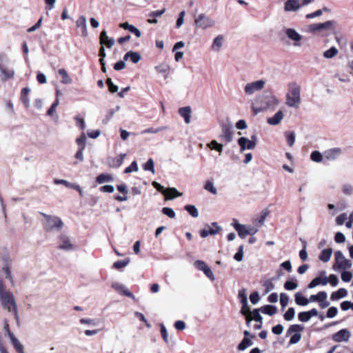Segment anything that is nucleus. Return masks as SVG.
<instances>
[{
	"label": "nucleus",
	"mask_w": 353,
	"mask_h": 353,
	"mask_svg": "<svg viewBox=\"0 0 353 353\" xmlns=\"http://www.w3.org/2000/svg\"><path fill=\"white\" fill-rule=\"evenodd\" d=\"M232 124L230 123H222L221 125V134L220 137L226 143H230L232 141Z\"/></svg>",
	"instance_id": "nucleus-11"
},
{
	"label": "nucleus",
	"mask_w": 353,
	"mask_h": 353,
	"mask_svg": "<svg viewBox=\"0 0 353 353\" xmlns=\"http://www.w3.org/2000/svg\"><path fill=\"white\" fill-rule=\"evenodd\" d=\"M224 37L223 35H218L216 37L212 42L211 49L214 52H219L221 48L223 43Z\"/></svg>",
	"instance_id": "nucleus-27"
},
{
	"label": "nucleus",
	"mask_w": 353,
	"mask_h": 353,
	"mask_svg": "<svg viewBox=\"0 0 353 353\" xmlns=\"http://www.w3.org/2000/svg\"><path fill=\"white\" fill-rule=\"evenodd\" d=\"M207 146L210 149V150H216L217 152H219V154H221L222 151H223V145L222 144H220L219 143L216 141L215 140H213L211 142H210L209 143L207 144Z\"/></svg>",
	"instance_id": "nucleus-39"
},
{
	"label": "nucleus",
	"mask_w": 353,
	"mask_h": 353,
	"mask_svg": "<svg viewBox=\"0 0 353 353\" xmlns=\"http://www.w3.org/2000/svg\"><path fill=\"white\" fill-rule=\"evenodd\" d=\"M238 298L239 299L241 303L248 301L245 289L243 288L239 291Z\"/></svg>",
	"instance_id": "nucleus-64"
},
{
	"label": "nucleus",
	"mask_w": 353,
	"mask_h": 353,
	"mask_svg": "<svg viewBox=\"0 0 353 353\" xmlns=\"http://www.w3.org/2000/svg\"><path fill=\"white\" fill-rule=\"evenodd\" d=\"M165 199H173L176 197L181 196L182 193L179 192L175 188H169L167 189Z\"/></svg>",
	"instance_id": "nucleus-32"
},
{
	"label": "nucleus",
	"mask_w": 353,
	"mask_h": 353,
	"mask_svg": "<svg viewBox=\"0 0 353 353\" xmlns=\"http://www.w3.org/2000/svg\"><path fill=\"white\" fill-rule=\"evenodd\" d=\"M301 8L299 0H287L285 2L284 10L285 12H296Z\"/></svg>",
	"instance_id": "nucleus-17"
},
{
	"label": "nucleus",
	"mask_w": 353,
	"mask_h": 353,
	"mask_svg": "<svg viewBox=\"0 0 353 353\" xmlns=\"http://www.w3.org/2000/svg\"><path fill=\"white\" fill-rule=\"evenodd\" d=\"M53 181H54V183L56 185H63L65 187L69 188H71L72 187H73V183H71L65 179H54Z\"/></svg>",
	"instance_id": "nucleus-57"
},
{
	"label": "nucleus",
	"mask_w": 353,
	"mask_h": 353,
	"mask_svg": "<svg viewBox=\"0 0 353 353\" xmlns=\"http://www.w3.org/2000/svg\"><path fill=\"white\" fill-rule=\"evenodd\" d=\"M168 129V127L166 126H161L158 128H150L146 130H145L143 133H148V134H156L159 133L163 130H165Z\"/></svg>",
	"instance_id": "nucleus-48"
},
{
	"label": "nucleus",
	"mask_w": 353,
	"mask_h": 353,
	"mask_svg": "<svg viewBox=\"0 0 353 353\" xmlns=\"http://www.w3.org/2000/svg\"><path fill=\"white\" fill-rule=\"evenodd\" d=\"M0 301L2 307L7 310L8 312H13L15 319L17 321H19L17 313V304L14 300L13 294L7 290L0 279Z\"/></svg>",
	"instance_id": "nucleus-1"
},
{
	"label": "nucleus",
	"mask_w": 353,
	"mask_h": 353,
	"mask_svg": "<svg viewBox=\"0 0 353 353\" xmlns=\"http://www.w3.org/2000/svg\"><path fill=\"white\" fill-rule=\"evenodd\" d=\"M298 288V283L296 281H286L284 283V288L286 290L291 291L294 290Z\"/></svg>",
	"instance_id": "nucleus-47"
},
{
	"label": "nucleus",
	"mask_w": 353,
	"mask_h": 353,
	"mask_svg": "<svg viewBox=\"0 0 353 353\" xmlns=\"http://www.w3.org/2000/svg\"><path fill=\"white\" fill-rule=\"evenodd\" d=\"M59 248L61 250L69 251L73 250V245L71 243L70 239L65 234H61L59 236Z\"/></svg>",
	"instance_id": "nucleus-16"
},
{
	"label": "nucleus",
	"mask_w": 353,
	"mask_h": 353,
	"mask_svg": "<svg viewBox=\"0 0 353 353\" xmlns=\"http://www.w3.org/2000/svg\"><path fill=\"white\" fill-rule=\"evenodd\" d=\"M194 265L196 269L202 272H203V270H205L208 266L205 261L201 260L196 261L194 263Z\"/></svg>",
	"instance_id": "nucleus-59"
},
{
	"label": "nucleus",
	"mask_w": 353,
	"mask_h": 353,
	"mask_svg": "<svg viewBox=\"0 0 353 353\" xmlns=\"http://www.w3.org/2000/svg\"><path fill=\"white\" fill-rule=\"evenodd\" d=\"M289 301L290 297L287 294L283 292L280 294V304L282 310H284L287 307Z\"/></svg>",
	"instance_id": "nucleus-41"
},
{
	"label": "nucleus",
	"mask_w": 353,
	"mask_h": 353,
	"mask_svg": "<svg viewBox=\"0 0 353 353\" xmlns=\"http://www.w3.org/2000/svg\"><path fill=\"white\" fill-rule=\"evenodd\" d=\"M288 87L285 104L290 108H298L301 102V86L295 82H290Z\"/></svg>",
	"instance_id": "nucleus-2"
},
{
	"label": "nucleus",
	"mask_w": 353,
	"mask_h": 353,
	"mask_svg": "<svg viewBox=\"0 0 353 353\" xmlns=\"http://www.w3.org/2000/svg\"><path fill=\"white\" fill-rule=\"evenodd\" d=\"M252 344L253 342L251 341L250 339L248 337H244L241 342L239 344L237 349L239 351H243L248 347L252 346Z\"/></svg>",
	"instance_id": "nucleus-36"
},
{
	"label": "nucleus",
	"mask_w": 353,
	"mask_h": 353,
	"mask_svg": "<svg viewBox=\"0 0 353 353\" xmlns=\"http://www.w3.org/2000/svg\"><path fill=\"white\" fill-rule=\"evenodd\" d=\"M8 62V59L5 56H0V72H1L2 77L6 79H10L13 77L14 71L13 69L9 68L6 65Z\"/></svg>",
	"instance_id": "nucleus-12"
},
{
	"label": "nucleus",
	"mask_w": 353,
	"mask_h": 353,
	"mask_svg": "<svg viewBox=\"0 0 353 353\" xmlns=\"http://www.w3.org/2000/svg\"><path fill=\"white\" fill-rule=\"evenodd\" d=\"M261 310L259 309H254L252 312L251 314L253 315L252 318V321L254 320L256 322L262 323L263 317L260 314Z\"/></svg>",
	"instance_id": "nucleus-51"
},
{
	"label": "nucleus",
	"mask_w": 353,
	"mask_h": 353,
	"mask_svg": "<svg viewBox=\"0 0 353 353\" xmlns=\"http://www.w3.org/2000/svg\"><path fill=\"white\" fill-rule=\"evenodd\" d=\"M295 316V310L294 307H290L283 315L284 319L287 321H290L294 319Z\"/></svg>",
	"instance_id": "nucleus-44"
},
{
	"label": "nucleus",
	"mask_w": 353,
	"mask_h": 353,
	"mask_svg": "<svg viewBox=\"0 0 353 353\" xmlns=\"http://www.w3.org/2000/svg\"><path fill=\"white\" fill-rule=\"evenodd\" d=\"M284 114L282 110H279L273 117H269L267 120L268 124L276 125L283 120Z\"/></svg>",
	"instance_id": "nucleus-20"
},
{
	"label": "nucleus",
	"mask_w": 353,
	"mask_h": 353,
	"mask_svg": "<svg viewBox=\"0 0 353 353\" xmlns=\"http://www.w3.org/2000/svg\"><path fill=\"white\" fill-rule=\"evenodd\" d=\"M144 170L154 173V163L152 159H149L144 165Z\"/></svg>",
	"instance_id": "nucleus-56"
},
{
	"label": "nucleus",
	"mask_w": 353,
	"mask_h": 353,
	"mask_svg": "<svg viewBox=\"0 0 353 353\" xmlns=\"http://www.w3.org/2000/svg\"><path fill=\"white\" fill-rule=\"evenodd\" d=\"M336 22L334 20L327 21L324 23H312L307 26L310 33L320 32L323 36H327L335 30Z\"/></svg>",
	"instance_id": "nucleus-3"
},
{
	"label": "nucleus",
	"mask_w": 353,
	"mask_h": 353,
	"mask_svg": "<svg viewBox=\"0 0 353 353\" xmlns=\"http://www.w3.org/2000/svg\"><path fill=\"white\" fill-rule=\"evenodd\" d=\"M10 343L13 345L14 349L18 353H24L23 345L20 343L18 339L14 335L10 338Z\"/></svg>",
	"instance_id": "nucleus-30"
},
{
	"label": "nucleus",
	"mask_w": 353,
	"mask_h": 353,
	"mask_svg": "<svg viewBox=\"0 0 353 353\" xmlns=\"http://www.w3.org/2000/svg\"><path fill=\"white\" fill-rule=\"evenodd\" d=\"M261 312L269 316H273L276 312V307L272 305H267L260 307Z\"/></svg>",
	"instance_id": "nucleus-35"
},
{
	"label": "nucleus",
	"mask_w": 353,
	"mask_h": 353,
	"mask_svg": "<svg viewBox=\"0 0 353 353\" xmlns=\"http://www.w3.org/2000/svg\"><path fill=\"white\" fill-rule=\"evenodd\" d=\"M119 26L125 30H129L138 38L141 36V31L133 25L129 24L128 22L120 23Z\"/></svg>",
	"instance_id": "nucleus-26"
},
{
	"label": "nucleus",
	"mask_w": 353,
	"mask_h": 353,
	"mask_svg": "<svg viewBox=\"0 0 353 353\" xmlns=\"http://www.w3.org/2000/svg\"><path fill=\"white\" fill-rule=\"evenodd\" d=\"M310 159L312 161L320 163L323 160V156L319 151H314L310 154Z\"/></svg>",
	"instance_id": "nucleus-50"
},
{
	"label": "nucleus",
	"mask_w": 353,
	"mask_h": 353,
	"mask_svg": "<svg viewBox=\"0 0 353 353\" xmlns=\"http://www.w3.org/2000/svg\"><path fill=\"white\" fill-rule=\"evenodd\" d=\"M192 110L190 106L181 108L179 110V114L184 119L185 123L189 124L190 123Z\"/></svg>",
	"instance_id": "nucleus-22"
},
{
	"label": "nucleus",
	"mask_w": 353,
	"mask_h": 353,
	"mask_svg": "<svg viewBox=\"0 0 353 353\" xmlns=\"http://www.w3.org/2000/svg\"><path fill=\"white\" fill-rule=\"evenodd\" d=\"M30 92V89L29 88H24L21 90V99L26 108H28L30 105V99L28 97V94Z\"/></svg>",
	"instance_id": "nucleus-33"
},
{
	"label": "nucleus",
	"mask_w": 353,
	"mask_h": 353,
	"mask_svg": "<svg viewBox=\"0 0 353 353\" xmlns=\"http://www.w3.org/2000/svg\"><path fill=\"white\" fill-rule=\"evenodd\" d=\"M341 154V150L338 148H334L327 150L325 152V157L330 160L333 161L337 159Z\"/></svg>",
	"instance_id": "nucleus-24"
},
{
	"label": "nucleus",
	"mask_w": 353,
	"mask_h": 353,
	"mask_svg": "<svg viewBox=\"0 0 353 353\" xmlns=\"http://www.w3.org/2000/svg\"><path fill=\"white\" fill-rule=\"evenodd\" d=\"M214 228L208 226V229L205 228L200 231V236L202 238H206L209 235H214L219 233L221 230V228L218 225L216 222L212 223Z\"/></svg>",
	"instance_id": "nucleus-13"
},
{
	"label": "nucleus",
	"mask_w": 353,
	"mask_h": 353,
	"mask_svg": "<svg viewBox=\"0 0 353 353\" xmlns=\"http://www.w3.org/2000/svg\"><path fill=\"white\" fill-rule=\"evenodd\" d=\"M285 137L289 146L292 147L296 141V135L294 132H286Z\"/></svg>",
	"instance_id": "nucleus-45"
},
{
	"label": "nucleus",
	"mask_w": 353,
	"mask_h": 353,
	"mask_svg": "<svg viewBox=\"0 0 353 353\" xmlns=\"http://www.w3.org/2000/svg\"><path fill=\"white\" fill-rule=\"evenodd\" d=\"M342 192L344 194L350 196L353 193V186L350 184L345 183L342 187Z\"/></svg>",
	"instance_id": "nucleus-53"
},
{
	"label": "nucleus",
	"mask_w": 353,
	"mask_h": 353,
	"mask_svg": "<svg viewBox=\"0 0 353 353\" xmlns=\"http://www.w3.org/2000/svg\"><path fill=\"white\" fill-rule=\"evenodd\" d=\"M338 313V309L336 307H330L327 311V318H334L336 316Z\"/></svg>",
	"instance_id": "nucleus-63"
},
{
	"label": "nucleus",
	"mask_w": 353,
	"mask_h": 353,
	"mask_svg": "<svg viewBox=\"0 0 353 353\" xmlns=\"http://www.w3.org/2000/svg\"><path fill=\"white\" fill-rule=\"evenodd\" d=\"M77 27L80 28L81 35L83 37H87L88 34V29H87V23H86V18L81 15L80 16L77 21H76Z\"/></svg>",
	"instance_id": "nucleus-19"
},
{
	"label": "nucleus",
	"mask_w": 353,
	"mask_h": 353,
	"mask_svg": "<svg viewBox=\"0 0 353 353\" xmlns=\"http://www.w3.org/2000/svg\"><path fill=\"white\" fill-rule=\"evenodd\" d=\"M0 258H1L6 262L8 260V251L3 246L0 245Z\"/></svg>",
	"instance_id": "nucleus-62"
},
{
	"label": "nucleus",
	"mask_w": 353,
	"mask_h": 353,
	"mask_svg": "<svg viewBox=\"0 0 353 353\" xmlns=\"http://www.w3.org/2000/svg\"><path fill=\"white\" fill-rule=\"evenodd\" d=\"M334 256L335 263L333 265L334 270L350 269L352 267L351 261L347 259L341 251L335 252Z\"/></svg>",
	"instance_id": "nucleus-6"
},
{
	"label": "nucleus",
	"mask_w": 353,
	"mask_h": 353,
	"mask_svg": "<svg viewBox=\"0 0 353 353\" xmlns=\"http://www.w3.org/2000/svg\"><path fill=\"white\" fill-rule=\"evenodd\" d=\"M194 23L197 28L204 30L214 27L216 21L212 17L205 14H200L195 19Z\"/></svg>",
	"instance_id": "nucleus-7"
},
{
	"label": "nucleus",
	"mask_w": 353,
	"mask_h": 353,
	"mask_svg": "<svg viewBox=\"0 0 353 353\" xmlns=\"http://www.w3.org/2000/svg\"><path fill=\"white\" fill-rule=\"evenodd\" d=\"M59 100L58 98H57L55 99V101H54V103L52 104L51 107L48 110V115L51 116V117L53 116L56 112V108L59 105Z\"/></svg>",
	"instance_id": "nucleus-58"
},
{
	"label": "nucleus",
	"mask_w": 353,
	"mask_h": 353,
	"mask_svg": "<svg viewBox=\"0 0 353 353\" xmlns=\"http://www.w3.org/2000/svg\"><path fill=\"white\" fill-rule=\"evenodd\" d=\"M238 144L240 147L241 152H243L245 150H253L256 147V137L254 135L252 137L251 140L246 137H240L238 139Z\"/></svg>",
	"instance_id": "nucleus-10"
},
{
	"label": "nucleus",
	"mask_w": 353,
	"mask_h": 353,
	"mask_svg": "<svg viewBox=\"0 0 353 353\" xmlns=\"http://www.w3.org/2000/svg\"><path fill=\"white\" fill-rule=\"evenodd\" d=\"M347 290L345 288H340L337 291L332 292L330 298L332 301H336L344 298L347 296Z\"/></svg>",
	"instance_id": "nucleus-29"
},
{
	"label": "nucleus",
	"mask_w": 353,
	"mask_h": 353,
	"mask_svg": "<svg viewBox=\"0 0 353 353\" xmlns=\"http://www.w3.org/2000/svg\"><path fill=\"white\" fill-rule=\"evenodd\" d=\"M294 301L296 304L300 306H306L309 303L307 298L305 297L300 292L294 294Z\"/></svg>",
	"instance_id": "nucleus-28"
},
{
	"label": "nucleus",
	"mask_w": 353,
	"mask_h": 353,
	"mask_svg": "<svg viewBox=\"0 0 353 353\" xmlns=\"http://www.w3.org/2000/svg\"><path fill=\"white\" fill-rule=\"evenodd\" d=\"M130 263V259H126L123 261H118L113 263V268L115 269H120L127 266Z\"/></svg>",
	"instance_id": "nucleus-52"
},
{
	"label": "nucleus",
	"mask_w": 353,
	"mask_h": 353,
	"mask_svg": "<svg viewBox=\"0 0 353 353\" xmlns=\"http://www.w3.org/2000/svg\"><path fill=\"white\" fill-rule=\"evenodd\" d=\"M141 59V56L139 52H134V51H129L123 57V59L125 61H127L128 59H130V61L133 63H138Z\"/></svg>",
	"instance_id": "nucleus-25"
},
{
	"label": "nucleus",
	"mask_w": 353,
	"mask_h": 353,
	"mask_svg": "<svg viewBox=\"0 0 353 353\" xmlns=\"http://www.w3.org/2000/svg\"><path fill=\"white\" fill-rule=\"evenodd\" d=\"M184 209L188 212V214L194 218L199 216V211L196 207L194 205H186Z\"/></svg>",
	"instance_id": "nucleus-38"
},
{
	"label": "nucleus",
	"mask_w": 353,
	"mask_h": 353,
	"mask_svg": "<svg viewBox=\"0 0 353 353\" xmlns=\"http://www.w3.org/2000/svg\"><path fill=\"white\" fill-rule=\"evenodd\" d=\"M204 189L212 194H217V190L214 187V183L211 181H207L204 185Z\"/></svg>",
	"instance_id": "nucleus-43"
},
{
	"label": "nucleus",
	"mask_w": 353,
	"mask_h": 353,
	"mask_svg": "<svg viewBox=\"0 0 353 353\" xmlns=\"http://www.w3.org/2000/svg\"><path fill=\"white\" fill-rule=\"evenodd\" d=\"M96 181L98 183L102 184L104 183L113 181L114 177L110 174L102 173L97 177Z\"/></svg>",
	"instance_id": "nucleus-34"
},
{
	"label": "nucleus",
	"mask_w": 353,
	"mask_h": 353,
	"mask_svg": "<svg viewBox=\"0 0 353 353\" xmlns=\"http://www.w3.org/2000/svg\"><path fill=\"white\" fill-rule=\"evenodd\" d=\"M100 43L101 45H105L108 48H111L114 44V39L109 38L105 30H103L100 34Z\"/></svg>",
	"instance_id": "nucleus-21"
},
{
	"label": "nucleus",
	"mask_w": 353,
	"mask_h": 353,
	"mask_svg": "<svg viewBox=\"0 0 353 353\" xmlns=\"http://www.w3.org/2000/svg\"><path fill=\"white\" fill-rule=\"evenodd\" d=\"M304 329L302 325L294 324L292 325L288 330L287 334H292L293 333H299Z\"/></svg>",
	"instance_id": "nucleus-42"
},
{
	"label": "nucleus",
	"mask_w": 353,
	"mask_h": 353,
	"mask_svg": "<svg viewBox=\"0 0 353 353\" xmlns=\"http://www.w3.org/2000/svg\"><path fill=\"white\" fill-rule=\"evenodd\" d=\"M234 230L237 232L238 235L241 239H244L248 236L247 225L241 224L237 219H234L231 223Z\"/></svg>",
	"instance_id": "nucleus-14"
},
{
	"label": "nucleus",
	"mask_w": 353,
	"mask_h": 353,
	"mask_svg": "<svg viewBox=\"0 0 353 353\" xmlns=\"http://www.w3.org/2000/svg\"><path fill=\"white\" fill-rule=\"evenodd\" d=\"M339 50L336 47H331L323 52V57L325 59H332L337 55Z\"/></svg>",
	"instance_id": "nucleus-40"
},
{
	"label": "nucleus",
	"mask_w": 353,
	"mask_h": 353,
	"mask_svg": "<svg viewBox=\"0 0 353 353\" xmlns=\"http://www.w3.org/2000/svg\"><path fill=\"white\" fill-rule=\"evenodd\" d=\"M279 103L280 101L276 96L273 94L268 95L263 99L261 107L260 108L253 107V111L255 114H257L265 110H273L279 105Z\"/></svg>",
	"instance_id": "nucleus-5"
},
{
	"label": "nucleus",
	"mask_w": 353,
	"mask_h": 353,
	"mask_svg": "<svg viewBox=\"0 0 353 353\" xmlns=\"http://www.w3.org/2000/svg\"><path fill=\"white\" fill-rule=\"evenodd\" d=\"M112 287L115 290L118 291L119 293H121L128 297H130L132 299H135L134 294L132 292H130L124 285L119 283H112Z\"/></svg>",
	"instance_id": "nucleus-18"
},
{
	"label": "nucleus",
	"mask_w": 353,
	"mask_h": 353,
	"mask_svg": "<svg viewBox=\"0 0 353 353\" xmlns=\"http://www.w3.org/2000/svg\"><path fill=\"white\" fill-rule=\"evenodd\" d=\"M160 327H161V336H162L163 341L166 343H169L168 333L165 326L163 323H161V324H160Z\"/></svg>",
	"instance_id": "nucleus-55"
},
{
	"label": "nucleus",
	"mask_w": 353,
	"mask_h": 353,
	"mask_svg": "<svg viewBox=\"0 0 353 353\" xmlns=\"http://www.w3.org/2000/svg\"><path fill=\"white\" fill-rule=\"evenodd\" d=\"M58 73L62 77L61 83L63 84H70L72 82V79L68 75L67 71L65 69H59Z\"/></svg>",
	"instance_id": "nucleus-37"
},
{
	"label": "nucleus",
	"mask_w": 353,
	"mask_h": 353,
	"mask_svg": "<svg viewBox=\"0 0 353 353\" xmlns=\"http://www.w3.org/2000/svg\"><path fill=\"white\" fill-rule=\"evenodd\" d=\"M162 212L163 214H165V216H167L171 219H174L176 216L174 211L170 208H168V207L163 208Z\"/></svg>",
	"instance_id": "nucleus-54"
},
{
	"label": "nucleus",
	"mask_w": 353,
	"mask_h": 353,
	"mask_svg": "<svg viewBox=\"0 0 353 353\" xmlns=\"http://www.w3.org/2000/svg\"><path fill=\"white\" fill-rule=\"evenodd\" d=\"M87 138L85 133H81L79 137L77 139V143L79 146V148L85 149L86 145Z\"/></svg>",
	"instance_id": "nucleus-46"
},
{
	"label": "nucleus",
	"mask_w": 353,
	"mask_h": 353,
	"mask_svg": "<svg viewBox=\"0 0 353 353\" xmlns=\"http://www.w3.org/2000/svg\"><path fill=\"white\" fill-rule=\"evenodd\" d=\"M40 214L46 219L43 223V228L47 232L59 231L64 225L62 220L57 216H51L43 212Z\"/></svg>",
	"instance_id": "nucleus-4"
},
{
	"label": "nucleus",
	"mask_w": 353,
	"mask_h": 353,
	"mask_svg": "<svg viewBox=\"0 0 353 353\" xmlns=\"http://www.w3.org/2000/svg\"><path fill=\"white\" fill-rule=\"evenodd\" d=\"M283 32L286 37L292 41V44L295 48H300L302 46L303 37L295 29L292 28H284Z\"/></svg>",
	"instance_id": "nucleus-8"
},
{
	"label": "nucleus",
	"mask_w": 353,
	"mask_h": 353,
	"mask_svg": "<svg viewBox=\"0 0 353 353\" xmlns=\"http://www.w3.org/2000/svg\"><path fill=\"white\" fill-rule=\"evenodd\" d=\"M263 286L265 287V294H268L270 291L273 290L275 288V285L272 282V279H268L265 281L263 283Z\"/></svg>",
	"instance_id": "nucleus-49"
},
{
	"label": "nucleus",
	"mask_w": 353,
	"mask_h": 353,
	"mask_svg": "<svg viewBox=\"0 0 353 353\" xmlns=\"http://www.w3.org/2000/svg\"><path fill=\"white\" fill-rule=\"evenodd\" d=\"M242 304V307L241 310V313L246 316V324L248 326H250V322L252 321L251 318V311L250 308L248 305V301L241 303Z\"/></svg>",
	"instance_id": "nucleus-23"
},
{
	"label": "nucleus",
	"mask_w": 353,
	"mask_h": 353,
	"mask_svg": "<svg viewBox=\"0 0 353 353\" xmlns=\"http://www.w3.org/2000/svg\"><path fill=\"white\" fill-rule=\"evenodd\" d=\"M332 248L324 249L321 251V254H319V259L321 261L326 263L330 261V259L332 256Z\"/></svg>",
	"instance_id": "nucleus-31"
},
{
	"label": "nucleus",
	"mask_w": 353,
	"mask_h": 353,
	"mask_svg": "<svg viewBox=\"0 0 353 353\" xmlns=\"http://www.w3.org/2000/svg\"><path fill=\"white\" fill-rule=\"evenodd\" d=\"M106 83H107V85H108L109 90L110 92L114 93L118 91L119 87L113 83L111 79L108 78L107 79Z\"/></svg>",
	"instance_id": "nucleus-61"
},
{
	"label": "nucleus",
	"mask_w": 353,
	"mask_h": 353,
	"mask_svg": "<svg viewBox=\"0 0 353 353\" xmlns=\"http://www.w3.org/2000/svg\"><path fill=\"white\" fill-rule=\"evenodd\" d=\"M137 170H138V164H137V161H134L133 162H132V163L130 164V166L127 167L125 169L124 172L125 174H128L132 172H137Z\"/></svg>",
	"instance_id": "nucleus-60"
},
{
	"label": "nucleus",
	"mask_w": 353,
	"mask_h": 353,
	"mask_svg": "<svg viewBox=\"0 0 353 353\" xmlns=\"http://www.w3.org/2000/svg\"><path fill=\"white\" fill-rule=\"evenodd\" d=\"M265 85V81L262 79L248 83L245 85V93L246 95H252L254 92L261 90L264 88Z\"/></svg>",
	"instance_id": "nucleus-9"
},
{
	"label": "nucleus",
	"mask_w": 353,
	"mask_h": 353,
	"mask_svg": "<svg viewBox=\"0 0 353 353\" xmlns=\"http://www.w3.org/2000/svg\"><path fill=\"white\" fill-rule=\"evenodd\" d=\"M350 337V332L346 329H342L333 335V340L336 342L347 341Z\"/></svg>",
	"instance_id": "nucleus-15"
}]
</instances>
